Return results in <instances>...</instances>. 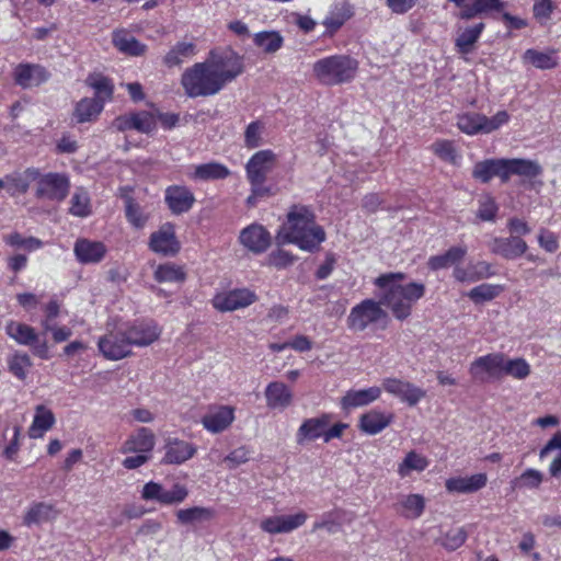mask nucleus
Here are the masks:
<instances>
[{"instance_id":"f257e3e1","label":"nucleus","mask_w":561,"mask_h":561,"mask_svg":"<svg viewBox=\"0 0 561 561\" xmlns=\"http://www.w3.org/2000/svg\"><path fill=\"white\" fill-rule=\"evenodd\" d=\"M244 70L243 58L232 49L211 50L203 62L185 69L181 84L190 98L219 93Z\"/></svg>"},{"instance_id":"f03ea898","label":"nucleus","mask_w":561,"mask_h":561,"mask_svg":"<svg viewBox=\"0 0 561 561\" xmlns=\"http://www.w3.org/2000/svg\"><path fill=\"white\" fill-rule=\"evenodd\" d=\"M276 244H297L301 250L314 251L325 240V232L314 221L313 213L306 206L295 205L287 214V220L276 234Z\"/></svg>"},{"instance_id":"7ed1b4c3","label":"nucleus","mask_w":561,"mask_h":561,"mask_svg":"<svg viewBox=\"0 0 561 561\" xmlns=\"http://www.w3.org/2000/svg\"><path fill=\"white\" fill-rule=\"evenodd\" d=\"M402 273L382 274L375 279V285L382 289L380 300L398 320H405L412 312V306L425 294L422 283L412 282L402 285Z\"/></svg>"},{"instance_id":"20e7f679","label":"nucleus","mask_w":561,"mask_h":561,"mask_svg":"<svg viewBox=\"0 0 561 561\" xmlns=\"http://www.w3.org/2000/svg\"><path fill=\"white\" fill-rule=\"evenodd\" d=\"M358 70V61L348 55H333L317 60L312 66L314 77L325 85L351 82Z\"/></svg>"},{"instance_id":"39448f33","label":"nucleus","mask_w":561,"mask_h":561,"mask_svg":"<svg viewBox=\"0 0 561 561\" xmlns=\"http://www.w3.org/2000/svg\"><path fill=\"white\" fill-rule=\"evenodd\" d=\"M387 319L388 313L382 308L381 300L367 298L351 309L346 318V325L352 332L358 333L385 323Z\"/></svg>"},{"instance_id":"423d86ee","label":"nucleus","mask_w":561,"mask_h":561,"mask_svg":"<svg viewBox=\"0 0 561 561\" xmlns=\"http://www.w3.org/2000/svg\"><path fill=\"white\" fill-rule=\"evenodd\" d=\"M35 196L39 199L51 202H62L70 190L69 176L65 173L49 172L42 174L38 171V178Z\"/></svg>"},{"instance_id":"0eeeda50","label":"nucleus","mask_w":561,"mask_h":561,"mask_svg":"<svg viewBox=\"0 0 561 561\" xmlns=\"http://www.w3.org/2000/svg\"><path fill=\"white\" fill-rule=\"evenodd\" d=\"M7 334L20 345L31 347L33 354L42 359L49 358V348L46 340H41L35 330L21 322L10 321L5 325Z\"/></svg>"},{"instance_id":"6e6552de","label":"nucleus","mask_w":561,"mask_h":561,"mask_svg":"<svg viewBox=\"0 0 561 561\" xmlns=\"http://www.w3.org/2000/svg\"><path fill=\"white\" fill-rule=\"evenodd\" d=\"M188 495L186 486L174 484L170 490H165L162 484L150 481L146 483L141 491V497L145 501H156L161 505H176L182 503Z\"/></svg>"},{"instance_id":"1a4fd4ad","label":"nucleus","mask_w":561,"mask_h":561,"mask_svg":"<svg viewBox=\"0 0 561 561\" xmlns=\"http://www.w3.org/2000/svg\"><path fill=\"white\" fill-rule=\"evenodd\" d=\"M503 354L492 353L478 357L470 365L469 373L480 382L502 378Z\"/></svg>"},{"instance_id":"9d476101","label":"nucleus","mask_w":561,"mask_h":561,"mask_svg":"<svg viewBox=\"0 0 561 561\" xmlns=\"http://www.w3.org/2000/svg\"><path fill=\"white\" fill-rule=\"evenodd\" d=\"M102 355L111 360H118L131 354V346L123 330L112 331L98 342Z\"/></svg>"},{"instance_id":"9b49d317","label":"nucleus","mask_w":561,"mask_h":561,"mask_svg":"<svg viewBox=\"0 0 561 561\" xmlns=\"http://www.w3.org/2000/svg\"><path fill=\"white\" fill-rule=\"evenodd\" d=\"M256 299V295L247 288L233 289L217 294L213 299V306L218 311L228 312L245 308Z\"/></svg>"},{"instance_id":"f8f14e48","label":"nucleus","mask_w":561,"mask_h":561,"mask_svg":"<svg viewBox=\"0 0 561 561\" xmlns=\"http://www.w3.org/2000/svg\"><path fill=\"white\" fill-rule=\"evenodd\" d=\"M381 386L386 392L399 398L410 407L416 405L426 396L425 390L398 378H385Z\"/></svg>"},{"instance_id":"ddd939ff","label":"nucleus","mask_w":561,"mask_h":561,"mask_svg":"<svg viewBox=\"0 0 561 561\" xmlns=\"http://www.w3.org/2000/svg\"><path fill=\"white\" fill-rule=\"evenodd\" d=\"M308 518L305 512L294 515H276L261 520L260 528L271 535L287 534L302 526Z\"/></svg>"},{"instance_id":"4468645a","label":"nucleus","mask_w":561,"mask_h":561,"mask_svg":"<svg viewBox=\"0 0 561 561\" xmlns=\"http://www.w3.org/2000/svg\"><path fill=\"white\" fill-rule=\"evenodd\" d=\"M276 161V154L272 150L255 152L245 165L249 182H265Z\"/></svg>"},{"instance_id":"2eb2a0df","label":"nucleus","mask_w":561,"mask_h":561,"mask_svg":"<svg viewBox=\"0 0 561 561\" xmlns=\"http://www.w3.org/2000/svg\"><path fill=\"white\" fill-rule=\"evenodd\" d=\"M149 248L151 251L165 256L175 255L180 251V242L175 237L174 226L167 222L150 236Z\"/></svg>"},{"instance_id":"dca6fc26","label":"nucleus","mask_w":561,"mask_h":561,"mask_svg":"<svg viewBox=\"0 0 561 561\" xmlns=\"http://www.w3.org/2000/svg\"><path fill=\"white\" fill-rule=\"evenodd\" d=\"M113 126L118 131L134 129L139 133L149 134L156 128V121L151 113L141 111L116 117L113 122Z\"/></svg>"},{"instance_id":"f3484780","label":"nucleus","mask_w":561,"mask_h":561,"mask_svg":"<svg viewBox=\"0 0 561 561\" xmlns=\"http://www.w3.org/2000/svg\"><path fill=\"white\" fill-rule=\"evenodd\" d=\"M156 445V436L150 428L139 427L123 443L122 454L140 453L151 455Z\"/></svg>"},{"instance_id":"a211bd4d","label":"nucleus","mask_w":561,"mask_h":561,"mask_svg":"<svg viewBox=\"0 0 561 561\" xmlns=\"http://www.w3.org/2000/svg\"><path fill=\"white\" fill-rule=\"evenodd\" d=\"M489 249L493 254L506 260H514L525 254L528 245L526 241L517 236L508 238L495 237L489 242Z\"/></svg>"},{"instance_id":"6ab92c4d","label":"nucleus","mask_w":561,"mask_h":561,"mask_svg":"<svg viewBox=\"0 0 561 561\" xmlns=\"http://www.w3.org/2000/svg\"><path fill=\"white\" fill-rule=\"evenodd\" d=\"M241 244L253 253H263L271 245V236L261 225H250L239 236Z\"/></svg>"},{"instance_id":"aec40b11","label":"nucleus","mask_w":561,"mask_h":561,"mask_svg":"<svg viewBox=\"0 0 561 561\" xmlns=\"http://www.w3.org/2000/svg\"><path fill=\"white\" fill-rule=\"evenodd\" d=\"M59 515L56 506L48 502H33L24 512L22 520L26 527L41 526L55 520Z\"/></svg>"},{"instance_id":"412c9836","label":"nucleus","mask_w":561,"mask_h":561,"mask_svg":"<svg viewBox=\"0 0 561 561\" xmlns=\"http://www.w3.org/2000/svg\"><path fill=\"white\" fill-rule=\"evenodd\" d=\"M48 78L49 73L39 65L20 64L14 69V81L23 89L37 87Z\"/></svg>"},{"instance_id":"4be33fe9","label":"nucleus","mask_w":561,"mask_h":561,"mask_svg":"<svg viewBox=\"0 0 561 561\" xmlns=\"http://www.w3.org/2000/svg\"><path fill=\"white\" fill-rule=\"evenodd\" d=\"M331 416L322 414L318 417H310L305 420L296 433V442L298 445L313 442L318 438L324 439L325 425L330 424Z\"/></svg>"},{"instance_id":"5701e85b","label":"nucleus","mask_w":561,"mask_h":561,"mask_svg":"<svg viewBox=\"0 0 561 561\" xmlns=\"http://www.w3.org/2000/svg\"><path fill=\"white\" fill-rule=\"evenodd\" d=\"M165 203L172 214L181 215L193 207L195 197L186 186L172 185L165 190Z\"/></svg>"},{"instance_id":"b1692460","label":"nucleus","mask_w":561,"mask_h":561,"mask_svg":"<svg viewBox=\"0 0 561 561\" xmlns=\"http://www.w3.org/2000/svg\"><path fill=\"white\" fill-rule=\"evenodd\" d=\"M485 28L483 22H479L469 26H457V35L455 38V48L460 55L471 54L478 43L482 32Z\"/></svg>"},{"instance_id":"393cba45","label":"nucleus","mask_w":561,"mask_h":561,"mask_svg":"<svg viewBox=\"0 0 561 561\" xmlns=\"http://www.w3.org/2000/svg\"><path fill=\"white\" fill-rule=\"evenodd\" d=\"M234 420V410L228 405H221L210 410L202 417L203 426L211 433H220L227 430Z\"/></svg>"},{"instance_id":"a878e982","label":"nucleus","mask_w":561,"mask_h":561,"mask_svg":"<svg viewBox=\"0 0 561 561\" xmlns=\"http://www.w3.org/2000/svg\"><path fill=\"white\" fill-rule=\"evenodd\" d=\"M73 252L79 262L92 264L103 260L106 253V247L100 241L79 239L75 243Z\"/></svg>"},{"instance_id":"bb28decb","label":"nucleus","mask_w":561,"mask_h":561,"mask_svg":"<svg viewBox=\"0 0 561 561\" xmlns=\"http://www.w3.org/2000/svg\"><path fill=\"white\" fill-rule=\"evenodd\" d=\"M505 3L502 0H469L463 11H458L455 15L459 20L469 21L474 18H482L491 12H500Z\"/></svg>"},{"instance_id":"cd10ccee","label":"nucleus","mask_w":561,"mask_h":561,"mask_svg":"<svg viewBox=\"0 0 561 561\" xmlns=\"http://www.w3.org/2000/svg\"><path fill=\"white\" fill-rule=\"evenodd\" d=\"M130 346H148L160 336V329L154 323H138L124 331Z\"/></svg>"},{"instance_id":"c85d7f7f","label":"nucleus","mask_w":561,"mask_h":561,"mask_svg":"<svg viewBox=\"0 0 561 561\" xmlns=\"http://www.w3.org/2000/svg\"><path fill=\"white\" fill-rule=\"evenodd\" d=\"M266 405L270 409L285 410L293 403V392L280 381L270 382L265 388Z\"/></svg>"},{"instance_id":"c756f323","label":"nucleus","mask_w":561,"mask_h":561,"mask_svg":"<svg viewBox=\"0 0 561 561\" xmlns=\"http://www.w3.org/2000/svg\"><path fill=\"white\" fill-rule=\"evenodd\" d=\"M472 176L482 183H488L492 178L499 176L505 183V159H486L477 162L472 170Z\"/></svg>"},{"instance_id":"7c9ffc66","label":"nucleus","mask_w":561,"mask_h":561,"mask_svg":"<svg viewBox=\"0 0 561 561\" xmlns=\"http://www.w3.org/2000/svg\"><path fill=\"white\" fill-rule=\"evenodd\" d=\"M381 396L380 387H370L360 390H350L341 399V407L343 410H351L358 407L367 405Z\"/></svg>"},{"instance_id":"2f4dec72","label":"nucleus","mask_w":561,"mask_h":561,"mask_svg":"<svg viewBox=\"0 0 561 561\" xmlns=\"http://www.w3.org/2000/svg\"><path fill=\"white\" fill-rule=\"evenodd\" d=\"M425 497L421 494L400 495L394 510L408 519L419 518L425 510Z\"/></svg>"},{"instance_id":"473e14b6","label":"nucleus","mask_w":561,"mask_h":561,"mask_svg":"<svg viewBox=\"0 0 561 561\" xmlns=\"http://www.w3.org/2000/svg\"><path fill=\"white\" fill-rule=\"evenodd\" d=\"M506 182L512 175L534 179L542 173L541 165L528 159H505Z\"/></svg>"},{"instance_id":"72a5a7b5","label":"nucleus","mask_w":561,"mask_h":561,"mask_svg":"<svg viewBox=\"0 0 561 561\" xmlns=\"http://www.w3.org/2000/svg\"><path fill=\"white\" fill-rule=\"evenodd\" d=\"M38 178V169L27 168L24 172L12 173L5 176L3 180L4 187L7 191L14 195L16 193L24 194L27 192L31 183L35 182Z\"/></svg>"},{"instance_id":"f704fd0d","label":"nucleus","mask_w":561,"mask_h":561,"mask_svg":"<svg viewBox=\"0 0 561 561\" xmlns=\"http://www.w3.org/2000/svg\"><path fill=\"white\" fill-rule=\"evenodd\" d=\"M164 463H182L192 458L196 451L195 447L185 440L171 439L165 444Z\"/></svg>"},{"instance_id":"c9c22d12","label":"nucleus","mask_w":561,"mask_h":561,"mask_svg":"<svg viewBox=\"0 0 561 561\" xmlns=\"http://www.w3.org/2000/svg\"><path fill=\"white\" fill-rule=\"evenodd\" d=\"M486 481L485 473H477L471 477L450 478L445 485L449 492L472 493L485 486Z\"/></svg>"},{"instance_id":"e433bc0d","label":"nucleus","mask_w":561,"mask_h":561,"mask_svg":"<svg viewBox=\"0 0 561 561\" xmlns=\"http://www.w3.org/2000/svg\"><path fill=\"white\" fill-rule=\"evenodd\" d=\"M175 516L182 526H196L210 522L215 517V512L210 507L194 506L176 511Z\"/></svg>"},{"instance_id":"4c0bfd02","label":"nucleus","mask_w":561,"mask_h":561,"mask_svg":"<svg viewBox=\"0 0 561 561\" xmlns=\"http://www.w3.org/2000/svg\"><path fill=\"white\" fill-rule=\"evenodd\" d=\"M392 419V414H385L380 411L371 410L360 416L359 428L368 435H376L389 426Z\"/></svg>"},{"instance_id":"58836bf2","label":"nucleus","mask_w":561,"mask_h":561,"mask_svg":"<svg viewBox=\"0 0 561 561\" xmlns=\"http://www.w3.org/2000/svg\"><path fill=\"white\" fill-rule=\"evenodd\" d=\"M54 424L55 415L51 410L42 404L37 405L32 425L28 428V436L31 438H41L54 426Z\"/></svg>"},{"instance_id":"ea45409f","label":"nucleus","mask_w":561,"mask_h":561,"mask_svg":"<svg viewBox=\"0 0 561 561\" xmlns=\"http://www.w3.org/2000/svg\"><path fill=\"white\" fill-rule=\"evenodd\" d=\"M466 254V247H451L444 254L431 256L428 259L427 266L432 271L447 268L462 261Z\"/></svg>"},{"instance_id":"a19ab883","label":"nucleus","mask_w":561,"mask_h":561,"mask_svg":"<svg viewBox=\"0 0 561 561\" xmlns=\"http://www.w3.org/2000/svg\"><path fill=\"white\" fill-rule=\"evenodd\" d=\"M103 107L102 101L84 98L77 103L73 117L78 123L92 122L101 114Z\"/></svg>"},{"instance_id":"79ce46f5","label":"nucleus","mask_w":561,"mask_h":561,"mask_svg":"<svg viewBox=\"0 0 561 561\" xmlns=\"http://www.w3.org/2000/svg\"><path fill=\"white\" fill-rule=\"evenodd\" d=\"M113 44L117 49L130 56H141L146 51V45L124 30L113 33Z\"/></svg>"},{"instance_id":"37998d69","label":"nucleus","mask_w":561,"mask_h":561,"mask_svg":"<svg viewBox=\"0 0 561 561\" xmlns=\"http://www.w3.org/2000/svg\"><path fill=\"white\" fill-rule=\"evenodd\" d=\"M230 175L229 169L219 162H208L195 167L193 179L209 181L221 180Z\"/></svg>"},{"instance_id":"c03bdc74","label":"nucleus","mask_w":561,"mask_h":561,"mask_svg":"<svg viewBox=\"0 0 561 561\" xmlns=\"http://www.w3.org/2000/svg\"><path fill=\"white\" fill-rule=\"evenodd\" d=\"M428 459L414 450L409 451L398 466V474L405 478L412 471L422 472L428 467Z\"/></svg>"},{"instance_id":"a18cd8bd","label":"nucleus","mask_w":561,"mask_h":561,"mask_svg":"<svg viewBox=\"0 0 561 561\" xmlns=\"http://www.w3.org/2000/svg\"><path fill=\"white\" fill-rule=\"evenodd\" d=\"M85 83L95 91L96 96L94 99L102 101L103 104L106 100L112 99L114 87L108 78L94 73L87 78Z\"/></svg>"},{"instance_id":"49530a36","label":"nucleus","mask_w":561,"mask_h":561,"mask_svg":"<svg viewBox=\"0 0 561 561\" xmlns=\"http://www.w3.org/2000/svg\"><path fill=\"white\" fill-rule=\"evenodd\" d=\"M195 55V45L193 43L180 42L173 46L164 56L163 62L169 68L180 66L184 59Z\"/></svg>"},{"instance_id":"de8ad7c7","label":"nucleus","mask_w":561,"mask_h":561,"mask_svg":"<svg viewBox=\"0 0 561 561\" xmlns=\"http://www.w3.org/2000/svg\"><path fill=\"white\" fill-rule=\"evenodd\" d=\"M69 213L72 216L84 218L91 214L89 193L83 187H77L70 198Z\"/></svg>"},{"instance_id":"09e8293b","label":"nucleus","mask_w":561,"mask_h":561,"mask_svg":"<svg viewBox=\"0 0 561 561\" xmlns=\"http://www.w3.org/2000/svg\"><path fill=\"white\" fill-rule=\"evenodd\" d=\"M254 44L262 48L266 54H274L283 46V37L278 32L264 31L259 32L253 37Z\"/></svg>"},{"instance_id":"8fccbe9b","label":"nucleus","mask_w":561,"mask_h":561,"mask_svg":"<svg viewBox=\"0 0 561 561\" xmlns=\"http://www.w3.org/2000/svg\"><path fill=\"white\" fill-rule=\"evenodd\" d=\"M530 374V366L524 358L511 359L503 354L502 377L511 376L516 379H525Z\"/></svg>"},{"instance_id":"3c124183","label":"nucleus","mask_w":561,"mask_h":561,"mask_svg":"<svg viewBox=\"0 0 561 561\" xmlns=\"http://www.w3.org/2000/svg\"><path fill=\"white\" fill-rule=\"evenodd\" d=\"M526 62L531 64L538 69H552L558 66L553 53H543L536 49H527L523 56Z\"/></svg>"},{"instance_id":"603ef678","label":"nucleus","mask_w":561,"mask_h":561,"mask_svg":"<svg viewBox=\"0 0 561 561\" xmlns=\"http://www.w3.org/2000/svg\"><path fill=\"white\" fill-rule=\"evenodd\" d=\"M9 370L20 380H24L32 367L31 357L23 352H15L8 359Z\"/></svg>"},{"instance_id":"864d4df0","label":"nucleus","mask_w":561,"mask_h":561,"mask_svg":"<svg viewBox=\"0 0 561 561\" xmlns=\"http://www.w3.org/2000/svg\"><path fill=\"white\" fill-rule=\"evenodd\" d=\"M503 290L501 285L481 284L473 287L467 296L476 304L490 301L497 297Z\"/></svg>"},{"instance_id":"5fc2aeb1","label":"nucleus","mask_w":561,"mask_h":561,"mask_svg":"<svg viewBox=\"0 0 561 561\" xmlns=\"http://www.w3.org/2000/svg\"><path fill=\"white\" fill-rule=\"evenodd\" d=\"M458 128L467 135L483 134V124L481 114L479 113H466L458 116L457 119Z\"/></svg>"},{"instance_id":"6e6d98bb","label":"nucleus","mask_w":561,"mask_h":561,"mask_svg":"<svg viewBox=\"0 0 561 561\" xmlns=\"http://www.w3.org/2000/svg\"><path fill=\"white\" fill-rule=\"evenodd\" d=\"M342 511L334 510L324 513L320 520L313 524V531L319 529H325L329 534H335L341 530L342 527Z\"/></svg>"},{"instance_id":"4d7b16f0","label":"nucleus","mask_w":561,"mask_h":561,"mask_svg":"<svg viewBox=\"0 0 561 561\" xmlns=\"http://www.w3.org/2000/svg\"><path fill=\"white\" fill-rule=\"evenodd\" d=\"M3 241L12 248L24 249L26 251L37 250L43 245L42 240L35 237H23L19 232L4 236Z\"/></svg>"},{"instance_id":"13d9d810","label":"nucleus","mask_w":561,"mask_h":561,"mask_svg":"<svg viewBox=\"0 0 561 561\" xmlns=\"http://www.w3.org/2000/svg\"><path fill=\"white\" fill-rule=\"evenodd\" d=\"M154 278L159 283L165 282H183L185 279L184 272L174 264H161L154 271Z\"/></svg>"},{"instance_id":"bf43d9fd","label":"nucleus","mask_w":561,"mask_h":561,"mask_svg":"<svg viewBox=\"0 0 561 561\" xmlns=\"http://www.w3.org/2000/svg\"><path fill=\"white\" fill-rule=\"evenodd\" d=\"M466 539L467 533L463 527H453L439 539V543L445 549L454 551L461 547Z\"/></svg>"},{"instance_id":"052dcab7","label":"nucleus","mask_w":561,"mask_h":561,"mask_svg":"<svg viewBox=\"0 0 561 561\" xmlns=\"http://www.w3.org/2000/svg\"><path fill=\"white\" fill-rule=\"evenodd\" d=\"M499 206L495 199L490 195H483L479 198V208L477 210V217L481 221H494Z\"/></svg>"},{"instance_id":"680f3d73","label":"nucleus","mask_w":561,"mask_h":561,"mask_svg":"<svg viewBox=\"0 0 561 561\" xmlns=\"http://www.w3.org/2000/svg\"><path fill=\"white\" fill-rule=\"evenodd\" d=\"M433 152L442 160L456 163L457 152L450 140H437L432 145Z\"/></svg>"},{"instance_id":"e2e57ef3","label":"nucleus","mask_w":561,"mask_h":561,"mask_svg":"<svg viewBox=\"0 0 561 561\" xmlns=\"http://www.w3.org/2000/svg\"><path fill=\"white\" fill-rule=\"evenodd\" d=\"M264 125L256 121L248 125L244 131V145L248 148H256L262 144Z\"/></svg>"},{"instance_id":"0e129e2a","label":"nucleus","mask_w":561,"mask_h":561,"mask_svg":"<svg viewBox=\"0 0 561 561\" xmlns=\"http://www.w3.org/2000/svg\"><path fill=\"white\" fill-rule=\"evenodd\" d=\"M126 218L135 228H142L147 221L138 204L131 197L126 198Z\"/></svg>"},{"instance_id":"69168bd1","label":"nucleus","mask_w":561,"mask_h":561,"mask_svg":"<svg viewBox=\"0 0 561 561\" xmlns=\"http://www.w3.org/2000/svg\"><path fill=\"white\" fill-rule=\"evenodd\" d=\"M483 124V134H491L510 121V114L506 111H499L492 117L481 114Z\"/></svg>"},{"instance_id":"338daca9","label":"nucleus","mask_w":561,"mask_h":561,"mask_svg":"<svg viewBox=\"0 0 561 561\" xmlns=\"http://www.w3.org/2000/svg\"><path fill=\"white\" fill-rule=\"evenodd\" d=\"M351 15L352 13L348 9H342L337 13H332L330 16H327L323 24L333 33L337 31Z\"/></svg>"},{"instance_id":"774afa93","label":"nucleus","mask_w":561,"mask_h":561,"mask_svg":"<svg viewBox=\"0 0 561 561\" xmlns=\"http://www.w3.org/2000/svg\"><path fill=\"white\" fill-rule=\"evenodd\" d=\"M516 482L519 483L520 486L538 488L542 482V473L535 469H527L520 474Z\"/></svg>"}]
</instances>
